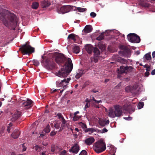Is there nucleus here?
Returning a JSON list of instances; mask_svg holds the SVG:
<instances>
[{"mask_svg":"<svg viewBox=\"0 0 155 155\" xmlns=\"http://www.w3.org/2000/svg\"><path fill=\"white\" fill-rule=\"evenodd\" d=\"M45 135V134H40V136L41 137H43L44 135Z\"/></svg>","mask_w":155,"mask_h":155,"instance_id":"obj_63","label":"nucleus"},{"mask_svg":"<svg viewBox=\"0 0 155 155\" xmlns=\"http://www.w3.org/2000/svg\"><path fill=\"white\" fill-rule=\"evenodd\" d=\"M137 88L138 85L136 84L131 86V93L135 94H137L138 90H137Z\"/></svg>","mask_w":155,"mask_h":155,"instance_id":"obj_21","label":"nucleus"},{"mask_svg":"<svg viewBox=\"0 0 155 155\" xmlns=\"http://www.w3.org/2000/svg\"><path fill=\"white\" fill-rule=\"evenodd\" d=\"M32 62L33 63V64L36 66H38L39 64V63L38 61L35 59H34L32 61Z\"/></svg>","mask_w":155,"mask_h":155,"instance_id":"obj_35","label":"nucleus"},{"mask_svg":"<svg viewBox=\"0 0 155 155\" xmlns=\"http://www.w3.org/2000/svg\"><path fill=\"white\" fill-rule=\"evenodd\" d=\"M94 148L97 153H101L105 150L106 144L103 140H100L95 143Z\"/></svg>","mask_w":155,"mask_h":155,"instance_id":"obj_5","label":"nucleus"},{"mask_svg":"<svg viewBox=\"0 0 155 155\" xmlns=\"http://www.w3.org/2000/svg\"><path fill=\"white\" fill-rule=\"evenodd\" d=\"M79 113V112L78 111H77L75 112L74 114V116H77L76 115Z\"/></svg>","mask_w":155,"mask_h":155,"instance_id":"obj_60","label":"nucleus"},{"mask_svg":"<svg viewBox=\"0 0 155 155\" xmlns=\"http://www.w3.org/2000/svg\"><path fill=\"white\" fill-rule=\"evenodd\" d=\"M80 147L79 145L76 144L69 150V151L73 154H76L78 153Z\"/></svg>","mask_w":155,"mask_h":155,"instance_id":"obj_15","label":"nucleus"},{"mask_svg":"<svg viewBox=\"0 0 155 155\" xmlns=\"http://www.w3.org/2000/svg\"><path fill=\"white\" fill-rule=\"evenodd\" d=\"M76 7L71 5H63L58 10L59 13L64 14L76 9Z\"/></svg>","mask_w":155,"mask_h":155,"instance_id":"obj_7","label":"nucleus"},{"mask_svg":"<svg viewBox=\"0 0 155 155\" xmlns=\"http://www.w3.org/2000/svg\"><path fill=\"white\" fill-rule=\"evenodd\" d=\"M140 53V52L139 51H136V54H137V55H138Z\"/></svg>","mask_w":155,"mask_h":155,"instance_id":"obj_61","label":"nucleus"},{"mask_svg":"<svg viewBox=\"0 0 155 155\" xmlns=\"http://www.w3.org/2000/svg\"><path fill=\"white\" fill-rule=\"evenodd\" d=\"M98 45L100 49H104V48L105 46L104 45H102L101 47L100 45V44Z\"/></svg>","mask_w":155,"mask_h":155,"instance_id":"obj_51","label":"nucleus"},{"mask_svg":"<svg viewBox=\"0 0 155 155\" xmlns=\"http://www.w3.org/2000/svg\"><path fill=\"white\" fill-rule=\"evenodd\" d=\"M51 54L53 58H55V61L58 64L63 66L61 70L56 72V75L60 77H67L73 68L71 59L67 58L63 54L58 52L52 53Z\"/></svg>","mask_w":155,"mask_h":155,"instance_id":"obj_1","label":"nucleus"},{"mask_svg":"<svg viewBox=\"0 0 155 155\" xmlns=\"http://www.w3.org/2000/svg\"><path fill=\"white\" fill-rule=\"evenodd\" d=\"M109 120H105L101 119H99L98 120L99 124L102 127H104L106 125H107L109 124Z\"/></svg>","mask_w":155,"mask_h":155,"instance_id":"obj_17","label":"nucleus"},{"mask_svg":"<svg viewBox=\"0 0 155 155\" xmlns=\"http://www.w3.org/2000/svg\"><path fill=\"white\" fill-rule=\"evenodd\" d=\"M104 38V35L103 34H101L99 36L96 38V39L98 41H101Z\"/></svg>","mask_w":155,"mask_h":155,"instance_id":"obj_32","label":"nucleus"},{"mask_svg":"<svg viewBox=\"0 0 155 155\" xmlns=\"http://www.w3.org/2000/svg\"><path fill=\"white\" fill-rule=\"evenodd\" d=\"M85 102L86 103H90V101L88 98H86L85 100Z\"/></svg>","mask_w":155,"mask_h":155,"instance_id":"obj_57","label":"nucleus"},{"mask_svg":"<svg viewBox=\"0 0 155 155\" xmlns=\"http://www.w3.org/2000/svg\"><path fill=\"white\" fill-rule=\"evenodd\" d=\"M93 28L92 26L90 25H87L85 26L82 31V34L85 35L86 34L91 32Z\"/></svg>","mask_w":155,"mask_h":155,"instance_id":"obj_16","label":"nucleus"},{"mask_svg":"<svg viewBox=\"0 0 155 155\" xmlns=\"http://www.w3.org/2000/svg\"><path fill=\"white\" fill-rule=\"evenodd\" d=\"M64 127V125H63L62 126V124H61V126L60 127V129L59 130H58V132H61V131L64 128H63Z\"/></svg>","mask_w":155,"mask_h":155,"instance_id":"obj_50","label":"nucleus"},{"mask_svg":"<svg viewBox=\"0 0 155 155\" xmlns=\"http://www.w3.org/2000/svg\"><path fill=\"white\" fill-rule=\"evenodd\" d=\"M41 64H44L45 67L48 69L52 70L56 68V64L51 59H47L45 61L43 60L41 61Z\"/></svg>","mask_w":155,"mask_h":155,"instance_id":"obj_8","label":"nucleus"},{"mask_svg":"<svg viewBox=\"0 0 155 155\" xmlns=\"http://www.w3.org/2000/svg\"><path fill=\"white\" fill-rule=\"evenodd\" d=\"M90 103H86V104L85 106L84 107V110H86V109L90 107Z\"/></svg>","mask_w":155,"mask_h":155,"instance_id":"obj_42","label":"nucleus"},{"mask_svg":"<svg viewBox=\"0 0 155 155\" xmlns=\"http://www.w3.org/2000/svg\"><path fill=\"white\" fill-rule=\"evenodd\" d=\"M79 126H81L82 128L85 131V129L87 128V127L86 124L82 122H80L78 123Z\"/></svg>","mask_w":155,"mask_h":155,"instance_id":"obj_26","label":"nucleus"},{"mask_svg":"<svg viewBox=\"0 0 155 155\" xmlns=\"http://www.w3.org/2000/svg\"><path fill=\"white\" fill-rule=\"evenodd\" d=\"M118 60L120 62L123 64H126L127 62V61L123 58H120L118 59Z\"/></svg>","mask_w":155,"mask_h":155,"instance_id":"obj_30","label":"nucleus"},{"mask_svg":"<svg viewBox=\"0 0 155 155\" xmlns=\"http://www.w3.org/2000/svg\"><path fill=\"white\" fill-rule=\"evenodd\" d=\"M77 10H78V12H83L87 10L86 8H81L80 7H76V9L75 10H73V11H76Z\"/></svg>","mask_w":155,"mask_h":155,"instance_id":"obj_28","label":"nucleus"},{"mask_svg":"<svg viewBox=\"0 0 155 155\" xmlns=\"http://www.w3.org/2000/svg\"><path fill=\"white\" fill-rule=\"evenodd\" d=\"M84 71V70L83 69H81L80 70V71L77 73L76 75L75 76V77L77 79H78L81 77L82 75L84 74V73L83 72Z\"/></svg>","mask_w":155,"mask_h":155,"instance_id":"obj_23","label":"nucleus"},{"mask_svg":"<svg viewBox=\"0 0 155 155\" xmlns=\"http://www.w3.org/2000/svg\"><path fill=\"white\" fill-rule=\"evenodd\" d=\"M90 15L92 17L94 18L96 16V14L94 12H92L90 13Z\"/></svg>","mask_w":155,"mask_h":155,"instance_id":"obj_45","label":"nucleus"},{"mask_svg":"<svg viewBox=\"0 0 155 155\" xmlns=\"http://www.w3.org/2000/svg\"><path fill=\"white\" fill-rule=\"evenodd\" d=\"M120 48L121 49L123 50L121 52L124 56L127 57H130L131 54V50L127 46L121 45L120 46Z\"/></svg>","mask_w":155,"mask_h":155,"instance_id":"obj_11","label":"nucleus"},{"mask_svg":"<svg viewBox=\"0 0 155 155\" xmlns=\"http://www.w3.org/2000/svg\"><path fill=\"white\" fill-rule=\"evenodd\" d=\"M145 75L146 77H148L149 75H150V73L149 72L146 71L145 73Z\"/></svg>","mask_w":155,"mask_h":155,"instance_id":"obj_54","label":"nucleus"},{"mask_svg":"<svg viewBox=\"0 0 155 155\" xmlns=\"http://www.w3.org/2000/svg\"><path fill=\"white\" fill-rule=\"evenodd\" d=\"M124 119L127 120H131L132 119V118L131 117H124Z\"/></svg>","mask_w":155,"mask_h":155,"instance_id":"obj_48","label":"nucleus"},{"mask_svg":"<svg viewBox=\"0 0 155 155\" xmlns=\"http://www.w3.org/2000/svg\"><path fill=\"white\" fill-rule=\"evenodd\" d=\"M152 56L153 58L155 57V51H153L152 53Z\"/></svg>","mask_w":155,"mask_h":155,"instance_id":"obj_58","label":"nucleus"},{"mask_svg":"<svg viewBox=\"0 0 155 155\" xmlns=\"http://www.w3.org/2000/svg\"><path fill=\"white\" fill-rule=\"evenodd\" d=\"M21 111L16 110L12 116V117L11 119V120L12 122H15L16 120L21 117Z\"/></svg>","mask_w":155,"mask_h":155,"instance_id":"obj_13","label":"nucleus"},{"mask_svg":"<svg viewBox=\"0 0 155 155\" xmlns=\"http://www.w3.org/2000/svg\"><path fill=\"white\" fill-rule=\"evenodd\" d=\"M61 122H62V126L64 125H64L66 124V121L65 120V119H64V117H62V118L61 119Z\"/></svg>","mask_w":155,"mask_h":155,"instance_id":"obj_44","label":"nucleus"},{"mask_svg":"<svg viewBox=\"0 0 155 155\" xmlns=\"http://www.w3.org/2000/svg\"><path fill=\"white\" fill-rule=\"evenodd\" d=\"M95 140L93 137H90L86 139L85 141V143L87 145H90Z\"/></svg>","mask_w":155,"mask_h":155,"instance_id":"obj_18","label":"nucleus"},{"mask_svg":"<svg viewBox=\"0 0 155 155\" xmlns=\"http://www.w3.org/2000/svg\"><path fill=\"white\" fill-rule=\"evenodd\" d=\"M56 134V132L54 131H52L50 133V135L52 137L54 135H55Z\"/></svg>","mask_w":155,"mask_h":155,"instance_id":"obj_47","label":"nucleus"},{"mask_svg":"<svg viewBox=\"0 0 155 155\" xmlns=\"http://www.w3.org/2000/svg\"><path fill=\"white\" fill-rule=\"evenodd\" d=\"M95 103L96 104H99V103H101L102 102V101L101 100H100V101H97L96 100H95Z\"/></svg>","mask_w":155,"mask_h":155,"instance_id":"obj_53","label":"nucleus"},{"mask_svg":"<svg viewBox=\"0 0 155 155\" xmlns=\"http://www.w3.org/2000/svg\"><path fill=\"white\" fill-rule=\"evenodd\" d=\"M25 143H24L23 144H22V147L23 148L22 149V151L23 152L24 151H25L26 150L27 148L25 146Z\"/></svg>","mask_w":155,"mask_h":155,"instance_id":"obj_43","label":"nucleus"},{"mask_svg":"<svg viewBox=\"0 0 155 155\" xmlns=\"http://www.w3.org/2000/svg\"><path fill=\"white\" fill-rule=\"evenodd\" d=\"M12 126V123H10L8 124V125L7 127V131L8 133H10V127Z\"/></svg>","mask_w":155,"mask_h":155,"instance_id":"obj_39","label":"nucleus"},{"mask_svg":"<svg viewBox=\"0 0 155 155\" xmlns=\"http://www.w3.org/2000/svg\"><path fill=\"white\" fill-rule=\"evenodd\" d=\"M144 104L143 102H139L138 106V108L139 109H140L143 107Z\"/></svg>","mask_w":155,"mask_h":155,"instance_id":"obj_36","label":"nucleus"},{"mask_svg":"<svg viewBox=\"0 0 155 155\" xmlns=\"http://www.w3.org/2000/svg\"><path fill=\"white\" fill-rule=\"evenodd\" d=\"M128 40L133 43H139L140 42V37L135 33H130L127 35Z\"/></svg>","mask_w":155,"mask_h":155,"instance_id":"obj_9","label":"nucleus"},{"mask_svg":"<svg viewBox=\"0 0 155 155\" xmlns=\"http://www.w3.org/2000/svg\"><path fill=\"white\" fill-rule=\"evenodd\" d=\"M39 148V147L38 145H36L33 147L35 149V150L36 151L37 150H38V149Z\"/></svg>","mask_w":155,"mask_h":155,"instance_id":"obj_52","label":"nucleus"},{"mask_svg":"<svg viewBox=\"0 0 155 155\" xmlns=\"http://www.w3.org/2000/svg\"><path fill=\"white\" fill-rule=\"evenodd\" d=\"M70 80V78H69L67 79L64 78L63 80L61 81H57L56 82V85L58 87L63 86V88L64 89L66 88V85H64V84L68 83Z\"/></svg>","mask_w":155,"mask_h":155,"instance_id":"obj_12","label":"nucleus"},{"mask_svg":"<svg viewBox=\"0 0 155 155\" xmlns=\"http://www.w3.org/2000/svg\"><path fill=\"white\" fill-rule=\"evenodd\" d=\"M80 51L79 48L78 46H74L73 48V52L78 54L79 53Z\"/></svg>","mask_w":155,"mask_h":155,"instance_id":"obj_24","label":"nucleus"},{"mask_svg":"<svg viewBox=\"0 0 155 155\" xmlns=\"http://www.w3.org/2000/svg\"><path fill=\"white\" fill-rule=\"evenodd\" d=\"M79 155H87L86 151L84 150H82Z\"/></svg>","mask_w":155,"mask_h":155,"instance_id":"obj_40","label":"nucleus"},{"mask_svg":"<svg viewBox=\"0 0 155 155\" xmlns=\"http://www.w3.org/2000/svg\"><path fill=\"white\" fill-rule=\"evenodd\" d=\"M80 117V116H74L73 117V120L74 121H76L78 120Z\"/></svg>","mask_w":155,"mask_h":155,"instance_id":"obj_37","label":"nucleus"},{"mask_svg":"<svg viewBox=\"0 0 155 155\" xmlns=\"http://www.w3.org/2000/svg\"><path fill=\"white\" fill-rule=\"evenodd\" d=\"M59 89H55L54 90H53V89H51V93L52 94H53L54 93V92H56L57 91L59 90Z\"/></svg>","mask_w":155,"mask_h":155,"instance_id":"obj_49","label":"nucleus"},{"mask_svg":"<svg viewBox=\"0 0 155 155\" xmlns=\"http://www.w3.org/2000/svg\"><path fill=\"white\" fill-rule=\"evenodd\" d=\"M50 5V2L47 0H44L41 2V5L43 8L47 7Z\"/></svg>","mask_w":155,"mask_h":155,"instance_id":"obj_19","label":"nucleus"},{"mask_svg":"<svg viewBox=\"0 0 155 155\" xmlns=\"http://www.w3.org/2000/svg\"><path fill=\"white\" fill-rule=\"evenodd\" d=\"M125 90L126 92H130L131 93V86H128L126 87Z\"/></svg>","mask_w":155,"mask_h":155,"instance_id":"obj_33","label":"nucleus"},{"mask_svg":"<svg viewBox=\"0 0 155 155\" xmlns=\"http://www.w3.org/2000/svg\"><path fill=\"white\" fill-rule=\"evenodd\" d=\"M41 154L42 155H45V152H43Z\"/></svg>","mask_w":155,"mask_h":155,"instance_id":"obj_64","label":"nucleus"},{"mask_svg":"<svg viewBox=\"0 0 155 155\" xmlns=\"http://www.w3.org/2000/svg\"><path fill=\"white\" fill-rule=\"evenodd\" d=\"M33 102L30 100H28L22 104V106L25 107V109H28L31 108Z\"/></svg>","mask_w":155,"mask_h":155,"instance_id":"obj_14","label":"nucleus"},{"mask_svg":"<svg viewBox=\"0 0 155 155\" xmlns=\"http://www.w3.org/2000/svg\"><path fill=\"white\" fill-rule=\"evenodd\" d=\"M54 127L56 129H58L60 127V124L58 123H56L54 124Z\"/></svg>","mask_w":155,"mask_h":155,"instance_id":"obj_41","label":"nucleus"},{"mask_svg":"<svg viewBox=\"0 0 155 155\" xmlns=\"http://www.w3.org/2000/svg\"><path fill=\"white\" fill-rule=\"evenodd\" d=\"M57 116L58 117L59 119H62V117H64L62 114L60 113H58Z\"/></svg>","mask_w":155,"mask_h":155,"instance_id":"obj_46","label":"nucleus"},{"mask_svg":"<svg viewBox=\"0 0 155 155\" xmlns=\"http://www.w3.org/2000/svg\"><path fill=\"white\" fill-rule=\"evenodd\" d=\"M0 19L6 26L14 30H15L18 21L17 17L13 13L2 9L0 6Z\"/></svg>","mask_w":155,"mask_h":155,"instance_id":"obj_2","label":"nucleus"},{"mask_svg":"<svg viewBox=\"0 0 155 155\" xmlns=\"http://www.w3.org/2000/svg\"><path fill=\"white\" fill-rule=\"evenodd\" d=\"M109 116L112 118L120 116L122 114L121 107L119 105L114 106V108H110L109 110Z\"/></svg>","mask_w":155,"mask_h":155,"instance_id":"obj_4","label":"nucleus"},{"mask_svg":"<svg viewBox=\"0 0 155 155\" xmlns=\"http://www.w3.org/2000/svg\"><path fill=\"white\" fill-rule=\"evenodd\" d=\"M91 91L93 92H94V93H96L97 92H98V91H95L94 90H93Z\"/></svg>","mask_w":155,"mask_h":155,"instance_id":"obj_62","label":"nucleus"},{"mask_svg":"<svg viewBox=\"0 0 155 155\" xmlns=\"http://www.w3.org/2000/svg\"><path fill=\"white\" fill-rule=\"evenodd\" d=\"M50 126L49 124H48L46 126V127L45 129V131L46 133H49L50 131Z\"/></svg>","mask_w":155,"mask_h":155,"instance_id":"obj_34","label":"nucleus"},{"mask_svg":"<svg viewBox=\"0 0 155 155\" xmlns=\"http://www.w3.org/2000/svg\"><path fill=\"white\" fill-rule=\"evenodd\" d=\"M151 74L152 75H154L155 74V69H154L151 72Z\"/></svg>","mask_w":155,"mask_h":155,"instance_id":"obj_56","label":"nucleus"},{"mask_svg":"<svg viewBox=\"0 0 155 155\" xmlns=\"http://www.w3.org/2000/svg\"><path fill=\"white\" fill-rule=\"evenodd\" d=\"M96 130L92 128H86L85 130V132H90V133H92L94 132ZM90 134V133H89Z\"/></svg>","mask_w":155,"mask_h":155,"instance_id":"obj_29","label":"nucleus"},{"mask_svg":"<svg viewBox=\"0 0 155 155\" xmlns=\"http://www.w3.org/2000/svg\"><path fill=\"white\" fill-rule=\"evenodd\" d=\"M20 134V132L19 130H15L12 134V137L14 139H16L18 137Z\"/></svg>","mask_w":155,"mask_h":155,"instance_id":"obj_20","label":"nucleus"},{"mask_svg":"<svg viewBox=\"0 0 155 155\" xmlns=\"http://www.w3.org/2000/svg\"><path fill=\"white\" fill-rule=\"evenodd\" d=\"M133 68L131 66L124 67L123 66H121L118 68V73L119 74V76L120 74H122L124 73L127 74V73L131 72L133 70Z\"/></svg>","mask_w":155,"mask_h":155,"instance_id":"obj_10","label":"nucleus"},{"mask_svg":"<svg viewBox=\"0 0 155 155\" xmlns=\"http://www.w3.org/2000/svg\"><path fill=\"white\" fill-rule=\"evenodd\" d=\"M58 148V147L55 145H51V151L54 152L55 150L57 149Z\"/></svg>","mask_w":155,"mask_h":155,"instance_id":"obj_31","label":"nucleus"},{"mask_svg":"<svg viewBox=\"0 0 155 155\" xmlns=\"http://www.w3.org/2000/svg\"><path fill=\"white\" fill-rule=\"evenodd\" d=\"M146 70L147 71L149 72L150 70V66H149L146 69Z\"/></svg>","mask_w":155,"mask_h":155,"instance_id":"obj_55","label":"nucleus"},{"mask_svg":"<svg viewBox=\"0 0 155 155\" xmlns=\"http://www.w3.org/2000/svg\"><path fill=\"white\" fill-rule=\"evenodd\" d=\"M85 49L87 52L91 54L92 52L94 53V57H91L90 60L91 62H94L96 63L98 61L99 56L100 55V52L98 49L97 48H93L92 46L91 45H87L85 46Z\"/></svg>","mask_w":155,"mask_h":155,"instance_id":"obj_3","label":"nucleus"},{"mask_svg":"<svg viewBox=\"0 0 155 155\" xmlns=\"http://www.w3.org/2000/svg\"><path fill=\"white\" fill-rule=\"evenodd\" d=\"M66 151L65 150H63L61 153L62 155H64L66 153Z\"/></svg>","mask_w":155,"mask_h":155,"instance_id":"obj_59","label":"nucleus"},{"mask_svg":"<svg viewBox=\"0 0 155 155\" xmlns=\"http://www.w3.org/2000/svg\"><path fill=\"white\" fill-rule=\"evenodd\" d=\"M19 50L24 54H28L35 52V48L28 45L26 43L22 45L19 48Z\"/></svg>","mask_w":155,"mask_h":155,"instance_id":"obj_6","label":"nucleus"},{"mask_svg":"<svg viewBox=\"0 0 155 155\" xmlns=\"http://www.w3.org/2000/svg\"><path fill=\"white\" fill-rule=\"evenodd\" d=\"M144 58L147 60H150L151 59L150 52L146 54L144 56Z\"/></svg>","mask_w":155,"mask_h":155,"instance_id":"obj_27","label":"nucleus"},{"mask_svg":"<svg viewBox=\"0 0 155 155\" xmlns=\"http://www.w3.org/2000/svg\"><path fill=\"white\" fill-rule=\"evenodd\" d=\"M76 36V35L73 33L71 34L68 35V39L69 40H72L74 42H75L76 41V39H75Z\"/></svg>","mask_w":155,"mask_h":155,"instance_id":"obj_22","label":"nucleus"},{"mask_svg":"<svg viewBox=\"0 0 155 155\" xmlns=\"http://www.w3.org/2000/svg\"><path fill=\"white\" fill-rule=\"evenodd\" d=\"M108 131V130L107 129L105 128H104L102 130H99V132H100L101 133H105L106 132H107Z\"/></svg>","mask_w":155,"mask_h":155,"instance_id":"obj_38","label":"nucleus"},{"mask_svg":"<svg viewBox=\"0 0 155 155\" xmlns=\"http://www.w3.org/2000/svg\"><path fill=\"white\" fill-rule=\"evenodd\" d=\"M39 6V4L37 2H33L32 3L31 7L32 8L36 9L38 8Z\"/></svg>","mask_w":155,"mask_h":155,"instance_id":"obj_25","label":"nucleus"}]
</instances>
